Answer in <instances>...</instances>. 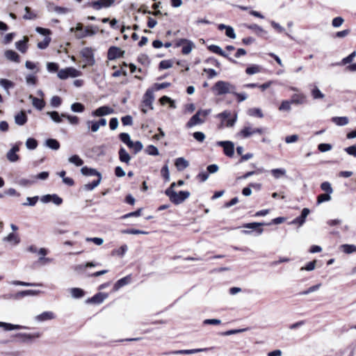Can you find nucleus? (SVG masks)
Returning <instances> with one entry per match:
<instances>
[{
  "label": "nucleus",
  "mask_w": 356,
  "mask_h": 356,
  "mask_svg": "<svg viewBox=\"0 0 356 356\" xmlns=\"http://www.w3.org/2000/svg\"><path fill=\"white\" fill-rule=\"evenodd\" d=\"M236 86L228 81H218L212 87L216 95H224L235 93Z\"/></svg>",
  "instance_id": "obj_1"
},
{
  "label": "nucleus",
  "mask_w": 356,
  "mask_h": 356,
  "mask_svg": "<svg viewBox=\"0 0 356 356\" xmlns=\"http://www.w3.org/2000/svg\"><path fill=\"white\" fill-rule=\"evenodd\" d=\"M165 195L169 197L170 200L175 204H180L184 200L189 197L191 193L188 191H179L177 193L174 190L166 189Z\"/></svg>",
  "instance_id": "obj_2"
},
{
  "label": "nucleus",
  "mask_w": 356,
  "mask_h": 356,
  "mask_svg": "<svg viewBox=\"0 0 356 356\" xmlns=\"http://www.w3.org/2000/svg\"><path fill=\"white\" fill-rule=\"evenodd\" d=\"M211 111V109L198 111L186 123V127L191 128L195 125L202 124L204 122V118L210 114Z\"/></svg>",
  "instance_id": "obj_3"
},
{
  "label": "nucleus",
  "mask_w": 356,
  "mask_h": 356,
  "mask_svg": "<svg viewBox=\"0 0 356 356\" xmlns=\"http://www.w3.org/2000/svg\"><path fill=\"white\" fill-rule=\"evenodd\" d=\"M81 72L72 67H69L58 71L57 76L59 79L64 80L69 77L75 78L81 75Z\"/></svg>",
  "instance_id": "obj_4"
},
{
  "label": "nucleus",
  "mask_w": 356,
  "mask_h": 356,
  "mask_svg": "<svg viewBox=\"0 0 356 356\" xmlns=\"http://www.w3.org/2000/svg\"><path fill=\"white\" fill-rule=\"evenodd\" d=\"M154 99V90L149 88L147 90L146 92L143 96V104H142V111L144 113L147 112V108L149 109H153L152 104Z\"/></svg>",
  "instance_id": "obj_5"
},
{
  "label": "nucleus",
  "mask_w": 356,
  "mask_h": 356,
  "mask_svg": "<svg viewBox=\"0 0 356 356\" xmlns=\"http://www.w3.org/2000/svg\"><path fill=\"white\" fill-rule=\"evenodd\" d=\"M263 133L264 129L262 128H254L250 124H248L240 131L238 136L243 138H249L254 134H262Z\"/></svg>",
  "instance_id": "obj_6"
},
{
  "label": "nucleus",
  "mask_w": 356,
  "mask_h": 356,
  "mask_svg": "<svg viewBox=\"0 0 356 356\" xmlns=\"http://www.w3.org/2000/svg\"><path fill=\"white\" fill-rule=\"evenodd\" d=\"M86 123L88 129L90 130L92 133H95L99 131L100 127L106 126L107 121L104 118H101L99 120H88Z\"/></svg>",
  "instance_id": "obj_7"
},
{
  "label": "nucleus",
  "mask_w": 356,
  "mask_h": 356,
  "mask_svg": "<svg viewBox=\"0 0 356 356\" xmlns=\"http://www.w3.org/2000/svg\"><path fill=\"white\" fill-rule=\"evenodd\" d=\"M115 0H98L93 1L88 3V6L92 7L95 10H99L103 8H109Z\"/></svg>",
  "instance_id": "obj_8"
},
{
  "label": "nucleus",
  "mask_w": 356,
  "mask_h": 356,
  "mask_svg": "<svg viewBox=\"0 0 356 356\" xmlns=\"http://www.w3.org/2000/svg\"><path fill=\"white\" fill-rule=\"evenodd\" d=\"M80 54L81 56L85 58L86 64L83 65V67H85L87 65H94L95 58L92 49L88 47L83 48L81 49Z\"/></svg>",
  "instance_id": "obj_9"
},
{
  "label": "nucleus",
  "mask_w": 356,
  "mask_h": 356,
  "mask_svg": "<svg viewBox=\"0 0 356 356\" xmlns=\"http://www.w3.org/2000/svg\"><path fill=\"white\" fill-rule=\"evenodd\" d=\"M218 146L222 147L224 153L227 156L232 157L234 153V145L231 141H219L217 143Z\"/></svg>",
  "instance_id": "obj_10"
},
{
  "label": "nucleus",
  "mask_w": 356,
  "mask_h": 356,
  "mask_svg": "<svg viewBox=\"0 0 356 356\" xmlns=\"http://www.w3.org/2000/svg\"><path fill=\"white\" fill-rule=\"evenodd\" d=\"M41 336V333L39 332L28 334V333H18L16 334V337L19 338L22 342L27 343L31 342L35 339L39 338Z\"/></svg>",
  "instance_id": "obj_11"
},
{
  "label": "nucleus",
  "mask_w": 356,
  "mask_h": 356,
  "mask_svg": "<svg viewBox=\"0 0 356 356\" xmlns=\"http://www.w3.org/2000/svg\"><path fill=\"white\" fill-rule=\"evenodd\" d=\"M177 45L182 46L181 52H182V54H186V55L190 54L195 47V44L193 42L188 40L186 39L180 40L177 42Z\"/></svg>",
  "instance_id": "obj_12"
},
{
  "label": "nucleus",
  "mask_w": 356,
  "mask_h": 356,
  "mask_svg": "<svg viewBox=\"0 0 356 356\" xmlns=\"http://www.w3.org/2000/svg\"><path fill=\"white\" fill-rule=\"evenodd\" d=\"M114 113L113 108L108 106H101L92 112L94 117H102Z\"/></svg>",
  "instance_id": "obj_13"
},
{
  "label": "nucleus",
  "mask_w": 356,
  "mask_h": 356,
  "mask_svg": "<svg viewBox=\"0 0 356 356\" xmlns=\"http://www.w3.org/2000/svg\"><path fill=\"white\" fill-rule=\"evenodd\" d=\"M56 318V315L52 312H44L40 314H38L35 316V320L37 322H44L46 321H49L54 319Z\"/></svg>",
  "instance_id": "obj_14"
},
{
  "label": "nucleus",
  "mask_w": 356,
  "mask_h": 356,
  "mask_svg": "<svg viewBox=\"0 0 356 356\" xmlns=\"http://www.w3.org/2000/svg\"><path fill=\"white\" fill-rule=\"evenodd\" d=\"M211 348H196V349H189V350H174L172 352V354L173 355H191L202 352H205Z\"/></svg>",
  "instance_id": "obj_15"
},
{
  "label": "nucleus",
  "mask_w": 356,
  "mask_h": 356,
  "mask_svg": "<svg viewBox=\"0 0 356 356\" xmlns=\"http://www.w3.org/2000/svg\"><path fill=\"white\" fill-rule=\"evenodd\" d=\"M124 51L120 48L117 47H111L109 48L108 51V58L109 60H113L117 58L122 57Z\"/></svg>",
  "instance_id": "obj_16"
},
{
  "label": "nucleus",
  "mask_w": 356,
  "mask_h": 356,
  "mask_svg": "<svg viewBox=\"0 0 356 356\" xmlns=\"http://www.w3.org/2000/svg\"><path fill=\"white\" fill-rule=\"evenodd\" d=\"M209 49L215 54H219L225 58H228L229 60L232 63H236V61L229 58L228 54H227L219 46L212 44L209 47Z\"/></svg>",
  "instance_id": "obj_17"
},
{
  "label": "nucleus",
  "mask_w": 356,
  "mask_h": 356,
  "mask_svg": "<svg viewBox=\"0 0 356 356\" xmlns=\"http://www.w3.org/2000/svg\"><path fill=\"white\" fill-rule=\"evenodd\" d=\"M28 41H29V38L26 36H24L22 40H19L15 42V47L21 53L24 54L28 49V46H27Z\"/></svg>",
  "instance_id": "obj_18"
},
{
  "label": "nucleus",
  "mask_w": 356,
  "mask_h": 356,
  "mask_svg": "<svg viewBox=\"0 0 356 356\" xmlns=\"http://www.w3.org/2000/svg\"><path fill=\"white\" fill-rule=\"evenodd\" d=\"M29 99L31 100L33 106L40 111L45 106V102L42 98H37L33 97L32 95H30L29 96Z\"/></svg>",
  "instance_id": "obj_19"
},
{
  "label": "nucleus",
  "mask_w": 356,
  "mask_h": 356,
  "mask_svg": "<svg viewBox=\"0 0 356 356\" xmlns=\"http://www.w3.org/2000/svg\"><path fill=\"white\" fill-rule=\"evenodd\" d=\"M108 295L104 293H98L95 295L91 298L87 300V302L95 303V304H100L103 302V301L107 298Z\"/></svg>",
  "instance_id": "obj_20"
},
{
  "label": "nucleus",
  "mask_w": 356,
  "mask_h": 356,
  "mask_svg": "<svg viewBox=\"0 0 356 356\" xmlns=\"http://www.w3.org/2000/svg\"><path fill=\"white\" fill-rule=\"evenodd\" d=\"M70 31L75 32V37L77 39H81L86 37V33H84L83 25L81 23H78L75 28H71Z\"/></svg>",
  "instance_id": "obj_21"
},
{
  "label": "nucleus",
  "mask_w": 356,
  "mask_h": 356,
  "mask_svg": "<svg viewBox=\"0 0 356 356\" xmlns=\"http://www.w3.org/2000/svg\"><path fill=\"white\" fill-rule=\"evenodd\" d=\"M270 173L275 179H279L286 176V170L284 168L272 169Z\"/></svg>",
  "instance_id": "obj_22"
},
{
  "label": "nucleus",
  "mask_w": 356,
  "mask_h": 356,
  "mask_svg": "<svg viewBox=\"0 0 356 356\" xmlns=\"http://www.w3.org/2000/svg\"><path fill=\"white\" fill-rule=\"evenodd\" d=\"M130 281H131L130 275H128L123 278H121L114 284L113 290L114 291L119 290L121 287L128 284L130 282Z\"/></svg>",
  "instance_id": "obj_23"
},
{
  "label": "nucleus",
  "mask_w": 356,
  "mask_h": 356,
  "mask_svg": "<svg viewBox=\"0 0 356 356\" xmlns=\"http://www.w3.org/2000/svg\"><path fill=\"white\" fill-rule=\"evenodd\" d=\"M4 56L9 60L19 63V56L13 50H6Z\"/></svg>",
  "instance_id": "obj_24"
},
{
  "label": "nucleus",
  "mask_w": 356,
  "mask_h": 356,
  "mask_svg": "<svg viewBox=\"0 0 356 356\" xmlns=\"http://www.w3.org/2000/svg\"><path fill=\"white\" fill-rule=\"evenodd\" d=\"M119 159L120 161L129 164L131 156L124 147H121L119 150Z\"/></svg>",
  "instance_id": "obj_25"
},
{
  "label": "nucleus",
  "mask_w": 356,
  "mask_h": 356,
  "mask_svg": "<svg viewBox=\"0 0 356 356\" xmlns=\"http://www.w3.org/2000/svg\"><path fill=\"white\" fill-rule=\"evenodd\" d=\"M0 327H3L5 330H19V329H27L26 327L19 325H13L11 323H3L0 321Z\"/></svg>",
  "instance_id": "obj_26"
},
{
  "label": "nucleus",
  "mask_w": 356,
  "mask_h": 356,
  "mask_svg": "<svg viewBox=\"0 0 356 356\" xmlns=\"http://www.w3.org/2000/svg\"><path fill=\"white\" fill-rule=\"evenodd\" d=\"M175 164L178 170H183L189 165L188 161L183 157L177 158Z\"/></svg>",
  "instance_id": "obj_27"
},
{
  "label": "nucleus",
  "mask_w": 356,
  "mask_h": 356,
  "mask_svg": "<svg viewBox=\"0 0 356 356\" xmlns=\"http://www.w3.org/2000/svg\"><path fill=\"white\" fill-rule=\"evenodd\" d=\"M81 172L85 176H97L98 178H99V176H102L95 169L89 168L86 166L83 167L81 169Z\"/></svg>",
  "instance_id": "obj_28"
},
{
  "label": "nucleus",
  "mask_w": 356,
  "mask_h": 356,
  "mask_svg": "<svg viewBox=\"0 0 356 356\" xmlns=\"http://www.w3.org/2000/svg\"><path fill=\"white\" fill-rule=\"evenodd\" d=\"M27 121V116L26 115L24 111H21L18 113L15 116V122L19 126L24 125Z\"/></svg>",
  "instance_id": "obj_29"
},
{
  "label": "nucleus",
  "mask_w": 356,
  "mask_h": 356,
  "mask_svg": "<svg viewBox=\"0 0 356 356\" xmlns=\"http://www.w3.org/2000/svg\"><path fill=\"white\" fill-rule=\"evenodd\" d=\"M3 241L9 242L14 245H17L19 243L20 239L17 234L15 233H10L8 236L3 238Z\"/></svg>",
  "instance_id": "obj_30"
},
{
  "label": "nucleus",
  "mask_w": 356,
  "mask_h": 356,
  "mask_svg": "<svg viewBox=\"0 0 356 356\" xmlns=\"http://www.w3.org/2000/svg\"><path fill=\"white\" fill-rule=\"evenodd\" d=\"M262 70V67L258 65H252L248 67L245 70L246 74L249 75H253L257 73L261 72Z\"/></svg>",
  "instance_id": "obj_31"
},
{
  "label": "nucleus",
  "mask_w": 356,
  "mask_h": 356,
  "mask_svg": "<svg viewBox=\"0 0 356 356\" xmlns=\"http://www.w3.org/2000/svg\"><path fill=\"white\" fill-rule=\"evenodd\" d=\"M70 292L73 298H81L85 295L83 290L80 288H72L70 289Z\"/></svg>",
  "instance_id": "obj_32"
},
{
  "label": "nucleus",
  "mask_w": 356,
  "mask_h": 356,
  "mask_svg": "<svg viewBox=\"0 0 356 356\" xmlns=\"http://www.w3.org/2000/svg\"><path fill=\"white\" fill-rule=\"evenodd\" d=\"M332 121L337 126H345L348 124L349 119L347 117H334Z\"/></svg>",
  "instance_id": "obj_33"
},
{
  "label": "nucleus",
  "mask_w": 356,
  "mask_h": 356,
  "mask_svg": "<svg viewBox=\"0 0 356 356\" xmlns=\"http://www.w3.org/2000/svg\"><path fill=\"white\" fill-rule=\"evenodd\" d=\"M356 56V51H354L349 56L343 58L339 63H337V65H346V64L350 63Z\"/></svg>",
  "instance_id": "obj_34"
},
{
  "label": "nucleus",
  "mask_w": 356,
  "mask_h": 356,
  "mask_svg": "<svg viewBox=\"0 0 356 356\" xmlns=\"http://www.w3.org/2000/svg\"><path fill=\"white\" fill-rule=\"evenodd\" d=\"M47 115L56 123H60L62 122V118H63L62 114L60 115L57 111L47 112Z\"/></svg>",
  "instance_id": "obj_35"
},
{
  "label": "nucleus",
  "mask_w": 356,
  "mask_h": 356,
  "mask_svg": "<svg viewBox=\"0 0 356 356\" xmlns=\"http://www.w3.org/2000/svg\"><path fill=\"white\" fill-rule=\"evenodd\" d=\"M291 104L292 102L291 100H284L279 107V111L290 112L291 110Z\"/></svg>",
  "instance_id": "obj_36"
},
{
  "label": "nucleus",
  "mask_w": 356,
  "mask_h": 356,
  "mask_svg": "<svg viewBox=\"0 0 356 356\" xmlns=\"http://www.w3.org/2000/svg\"><path fill=\"white\" fill-rule=\"evenodd\" d=\"M62 116L66 118L70 124L77 125L79 123V118L76 115H71L66 113H62Z\"/></svg>",
  "instance_id": "obj_37"
},
{
  "label": "nucleus",
  "mask_w": 356,
  "mask_h": 356,
  "mask_svg": "<svg viewBox=\"0 0 356 356\" xmlns=\"http://www.w3.org/2000/svg\"><path fill=\"white\" fill-rule=\"evenodd\" d=\"M341 250L346 254L356 252V245L344 244L340 246Z\"/></svg>",
  "instance_id": "obj_38"
},
{
  "label": "nucleus",
  "mask_w": 356,
  "mask_h": 356,
  "mask_svg": "<svg viewBox=\"0 0 356 356\" xmlns=\"http://www.w3.org/2000/svg\"><path fill=\"white\" fill-rule=\"evenodd\" d=\"M45 143L48 147L54 150H57L60 147V144L56 139H48L46 140Z\"/></svg>",
  "instance_id": "obj_39"
},
{
  "label": "nucleus",
  "mask_w": 356,
  "mask_h": 356,
  "mask_svg": "<svg viewBox=\"0 0 356 356\" xmlns=\"http://www.w3.org/2000/svg\"><path fill=\"white\" fill-rule=\"evenodd\" d=\"M71 111L74 113H82L85 110V106L79 102L74 103L70 106Z\"/></svg>",
  "instance_id": "obj_40"
},
{
  "label": "nucleus",
  "mask_w": 356,
  "mask_h": 356,
  "mask_svg": "<svg viewBox=\"0 0 356 356\" xmlns=\"http://www.w3.org/2000/svg\"><path fill=\"white\" fill-rule=\"evenodd\" d=\"M70 163L74 164L76 166H81L83 163V161L78 156L73 155L68 159Z\"/></svg>",
  "instance_id": "obj_41"
},
{
  "label": "nucleus",
  "mask_w": 356,
  "mask_h": 356,
  "mask_svg": "<svg viewBox=\"0 0 356 356\" xmlns=\"http://www.w3.org/2000/svg\"><path fill=\"white\" fill-rule=\"evenodd\" d=\"M312 95L314 99H323L325 97L324 94L318 89L317 86H314L311 91Z\"/></svg>",
  "instance_id": "obj_42"
},
{
  "label": "nucleus",
  "mask_w": 356,
  "mask_h": 356,
  "mask_svg": "<svg viewBox=\"0 0 356 356\" xmlns=\"http://www.w3.org/2000/svg\"><path fill=\"white\" fill-rule=\"evenodd\" d=\"M101 180H102V176H99V178H97V180H95L91 183L86 184L84 186V188L87 191H92L100 184Z\"/></svg>",
  "instance_id": "obj_43"
},
{
  "label": "nucleus",
  "mask_w": 356,
  "mask_h": 356,
  "mask_svg": "<svg viewBox=\"0 0 356 356\" xmlns=\"http://www.w3.org/2000/svg\"><path fill=\"white\" fill-rule=\"evenodd\" d=\"M305 96L304 95H294L291 100L292 104H302L305 102Z\"/></svg>",
  "instance_id": "obj_44"
},
{
  "label": "nucleus",
  "mask_w": 356,
  "mask_h": 356,
  "mask_svg": "<svg viewBox=\"0 0 356 356\" xmlns=\"http://www.w3.org/2000/svg\"><path fill=\"white\" fill-rule=\"evenodd\" d=\"M248 113L250 116H257L260 118L264 117L263 113L260 108H252L248 111Z\"/></svg>",
  "instance_id": "obj_45"
},
{
  "label": "nucleus",
  "mask_w": 356,
  "mask_h": 356,
  "mask_svg": "<svg viewBox=\"0 0 356 356\" xmlns=\"http://www.w3.org/2000/svg\"><path fill=\"white\" fill-rule=\"evenodd\" d=\"M25 79L26 84L29 86H35L37 83V76L35 74H26Z\"/></svg>",
  "instance_id": "obj_46"
},
{
  "label": "nucleus",
  "mask_w": 356,
  "mask_h": 356,
  "mask_svg": "<svg viewBox=\"0 0 356 356\" xmlns=\"http://www.w3.org/2000/svg\"><path fill=\"white\" fill-rule=\"evenodd\" d=\"M145 152L152 156H157L159 154V149L153 145H148L145 149Z\"/></svg>",
  "instance_id": "obj_47"
},
{
  "label": "nucleus",
  "mask_w": 356,
  "mask_h": 356,
  "mask_svg": "<svg viewBox=\"0 0 356 356\" xmlns=\"http://www.w3.org/2000/svg\"><path fill=\"white\" fill-rule=\"evenodd\" d=\"M128 250V247L127 245H122L120 248L114 250L112 252L113 255H118V256H124V254L127 252Z\"/></svg>",
  "instance_id": "obj_48"
},
{
  "label": "nucleus",
  "mask_w": 356,
  "mask_h": 356,
  "mask_svg": "<svg viewBox=\"0 0 356 356\" xmlns=\"http://www.w3.org/2000/svg\"><path fill=\"white\" fill-rule=\"evenodd\" d=\"M38 146V142L33 138H29L26 141V147L29 149H35Z\"/></svg>",
  "instance_id": "obj_49"
},
{
  "label": "nucleus",
  "mask_w": 356,
  "mask_h": 356,
  "mask_svg": "<svg viewBox=\"0 0 356 356\" xmlns=\"http://www.w3.org/2000/svg\"><path fill=\"white\" fill-rule=\"evenodd\" d=\"M332 199L331 195L328 193L321 194L317 197V204H320L325 202H328Z\"/></svg>",
  "instance_id": "obj_50"
},
{
  "label": "nucleus",
  "mask_w": 356,
  "mask_h": 356,
  "mask_svg": "<svg viewBox=\"0 0 356 356\" xmlns=\"http://www.w3.org/2000/svg\"><path fill=\"white\" fill-rule=\"evenodd\" d=\"M122 233L127 234H148L147 232L136 229H124Z\"/></svg>",
  "instance_id": "obj_51"
},
{
  "label": "nucleus",
  "mask_w": 356,
  "mask_h": 356,
  "mask_svg": "<svg viewBox=\"0 0 356 356\" xmlns=\"http://www.w3.org/2000/svg\"><path fill=\"white\" fill-rule=\"evenodd\" d=\"M12 284L14 285H19L24 286H41L42 285L40 283H29L22 281H13Z\"/></svg>",
  "instance_id": "obj_52"
},
{
  "label": "nucleus",
  "mask_w": 356,
  "mask_h": 356,
  "mask_svg": "<svg viewBox=\"0 0 356 356\" xmlns=\"http://www.w3.org/2000/svg\"><path fill=\"white\" fill-rule=\"evenodd\" d=\"M321 188L325 192V193L332 194L333 193V189L330 182L325 181L321 184Z\"/></svg>",
  "instance_id": "obj_53"
},
{
  "label": "nucleus",
  "mask_w": 356,
  "mask_h": 356,
  "mask_svg": "<svg viewBox=\"0 0 356 356\" xmlns=\"http://www.w3.org/2000/svg\"><path fill=\"white\" fill-rule=\"evenodd\" d=\"M263 172H264V169L261 168L257 169L256 171L248 172L245 174H244L243 176L238 177V179H245L251 177L253 175H258V174L262 173Z\"/></svg>",
  "instance_id": "obj_54"
},
{
  "label": "nucleus",
  "mask_w": 356,
  "mask_h": 356,
  "mask_svg": "<svg viewBox=\"0 0 356 356\" xmlns=\"http://www.w3.org/2000/svg\"><path fill=\"white\" fill-rule=\"evenodd\" d=\"M38 196H35L33 197H27L26 202L22 204L23 206H30L33 207L35 205L38 200Z\"/></svg>",
  "instance_id": "obj_55"
},
{
  "label": "nucleus",
  "mask_w": 356,
  "mask_h": 356,
  "mask_svg": "<svg viewBox=\"0 0 356 356\" xmlns=\"http://www.w3.org/2000/svg\"><path fill=\"white\" fill-rule=\"evenodd\" d=\"M344 22V19L341 17H334L332 21V26L334 28L340 27Z\"/></svg>",
  "instance_id": "obj_56"
},
{
  "label": "nucleus",
  "mask_w": 356,
  "mask_h": 356,
  "mask_svg": "<svg viewBox=\"0 0 356 356\" xmlns=\"http://www.w3.org/2000/svg\"><path fill=\"white\" fill-rule=\"evenodd\" d=\"M0 86H2L4 89L8 90L10 88L13 87V83L8 79H1Z\"/></svg>",
  "instance_id": "obj_57"
},
{
  "label": "nucleus",
  "mask_w": 356,
  "mask_h": 356,
  "mask_svg": "<svg viewBox=\"0 0 356 356\" xmlns=\"http://www.w3.org/2000/svg\"><path fill=\"white\" fill-rule=\"evenodd\" d=\"M321 286V284H318L314 285V286L308 288L307 290L301 292V294L302 295H307L311 293L315 292V291H318Z\"/></svg>",
  "instance_id": "obj_58"
},
{
  "label": "nucleus",
  "mask_w": 356,
  "mask_h": 356,
  "mask_svg": "<svg viewBox=\"0 0 356 356\" xmlns=\"http://www.w3.org/2000/svg\"><path fill=\"white\" fill-rule=\"evenodd\" d=\"M6 157L10 162H16L19 160V156L11 150L8 152Z\"/></svg>",
  "instance_id": "obj_59"
},
{
  "label": "nucleus",
  "mask_w": 356,
  "mask_h": 356,
  "mask_svg": "<svg viewBox=\"0 0 356 356\" xmlns=\"http://www.w3.org/2000/svg\"><path fill=\"white\" fill-rule=\"evenodd\" d=\"M50 103L51 106L57 108L61 104V99L58 96H54L51 97Z\"/></svg>",
  "instance_id": "obj_60"
},
{
  "label": "nucleus",
  "mask_w": 356,
  "mask_h": 356,
  "mask_svg": "<svg viewBox=\"0 0 356 356\" xmlns=\"http://www.w3.org/2000/svg\"><path fill=\"white\" fill-rule=\"evenodd\" d=\"M161 173L166 181L170 180V172H169L168 165L167 164L165 165L162 168V169L161 170Z\"/></svg>",
  "instance_id": "obj_61"
},
{
  "label": "nucleus",
  "mask_w": 356,
  "mask_h": 356,
  "mask_svg": "<svg viewBox=\"0 0 356 356\" xmlns=\"http://www.w3.org/2000/svg\"><path fill=\"white\" fill-rule=\"evenodd\" d=\"M316 261L314 260L312 261L309 262L305 266L302 267L300 268L301 270H307L311 271L313 270L316 267Z\"/></svg>",
  "instance_id": "obj_62"
},
{
  "label": "nucleus",
  "mask_w": 356,
  "mask_h": 356,
  "mask_svg": "<svg viewBox=\"0 0 356 356\" xmlns=\"http://www.w3.org/2000/svg\"><path fill=\"white\" fill-rule=\"evenodd\" d=\"M172 66V63L170 60H164L161 61L159 67L163 70L170 68Z\"/></svg>",
  "instance_id": "obj_63"
},
{
  "label": "nucleus",
  "mask_w": 356,
  "mask_h": 356,
  "mask_svg": "<svg viewBox=\"0 0 356 356\" xmlns=\"http://www.w3.org/2000/svg\"><path fill=\"white\" fill-rule=\"evenodd\" d=\"M47 68L49 72H56L58 70V65L56 63H47Z\"/></svg>",
  "instance_id": "obj_64"
}]
</instances>
